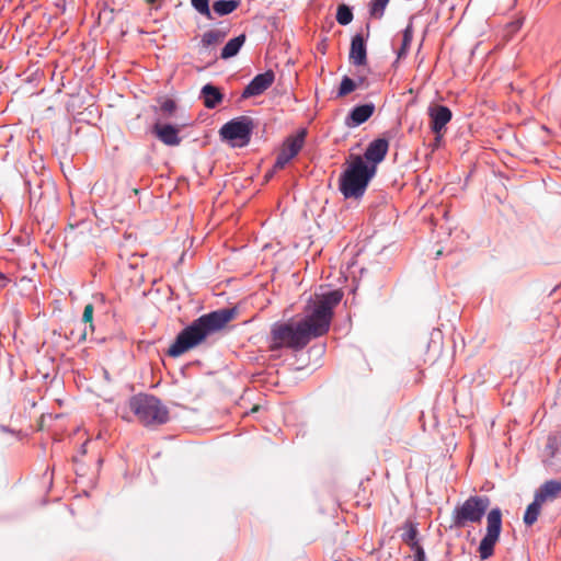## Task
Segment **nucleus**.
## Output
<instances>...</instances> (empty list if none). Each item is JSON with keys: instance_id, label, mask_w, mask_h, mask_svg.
Segmentation results:
<instances>
[{"instance_id": "obj_1", "label": "nucleus", "mask_w": 561, "mask_h": 561, "mask_svg": "<svg viewBox=\"0 0 561 561\" xmlns=\"http://www.w3.org/2000/svg\"><path fill=\"white\" fill-rule=\"evenodd\" d=\"M343 294L340 290H330L317 298L306 308V316L294 323H276L271 331V351L283 347L300 351L312 339L324 335L331 325L333 309L341 302Z\"/></svg>"}, {"instance_id": "obj_2", "label": "nucleus", "mask_w": 561, "mask_h": 561, "mask_svg": "<svg viewBox=\"0 0 561 561\" xmlns=\"http://www.w3.org/2000/svg\"><path fill=\"white\" fill-rule=\"evenodd\" d=\"M237 314L238 310L233 307L201 316L176 335L167 354L171 357L181 356L202 343L208 335L224 329Z\"/></svg>"}, {"instance_id": "obj_3", "label": "nucleus", "mask_w": 561, "mask_h": 561, "mask_svg": "<svg viewBox=\"0 0 561 561\" xmlns=\"http://www.w3.org/2000/svg\"><path fill=\"white\" fill-rule=\"evenodd\" d=\"M127 408L145 426L164 424L169 419V411L162 402L152 394L138 393L129 398L127 407L118 405L116 413L122 419L130 421L126 415Z\"/></svg>"}, {"instance_id": "obj_4", "label": "nucleus", "mask_w": 561, "mask_h": 561, "mask_svg": "<svg viewBox=\"0 0 561 561\" xmlns=\"http://www.w3.org/2000/svg\"><path fill=\"white\" fill-rule=\"evenodd\" d=\"M376 167H368L360 157H356L341 178V191L346 198L362 196L374 176Z\"/></svg>"}, {"instance_id": "obj_5", "label": "nucleus", "mask_w": 561, "mask_h": 561, "mask_svg": "<svg viewBox=\"0 0 561 561\" xmlns=\"http://www.w3.org/2000/svg\"><path fill=\"white\" fill-rule=\"evenodd\" d=\"M490 506V499L485 495H471L461 504H458L453 513V526L465 528L472 524L481 523Z\"/></svg>"}, {"instance_id": "obj_6", "label": "nucleus", "mask_w": 561, "mask_h": 561, "mask_svg": "<svg viewBox=\"0 0 561 561\" xmlns=\"http://www.w3.org/2000/svg\"><path fill=\"white\" fill-rule=\"evenodd\" d=\"M502 530V512L499 507L492 508L486 515V534L481 539L478 551L482 560L494 553V546L500 539Z\"/></svg>"}, {"instance_id": "obj_7", "label": "nucleus", "mask_w": 561, "mask_h": 561, "mask_svg": "<svg viewBox=\"0 0 561 561\" xmlns=\"http://www.w3.org/2000/svg\"><path fill=\"white\" fill-rule=\"evenodd\" d=\"M253 129V122L248 116H240L226 123L221 129L220 135L228 140H241L242 145L250 141Z\"/></svg>"}, {"instance_id": "obj_8", "label": "nucleus", "mask_w": 561, "mask_h": 561, "mask_svg": "<svg viewBox=\"0 0 561 561\" xmlns=\"http://www.w3.org/2000/svg\"><path fill=\"white\" fill-rule=\"evenodd\" d=\"M306 136L307 130L300 129L297 134L286 138L276 158L274 164L275 169L285 168V165L299 153V151L304 147Z\"/></svg>"}, {"instance_id": "obj_9", "label": "nucleus", "mask_w": 561, "mask_h": 561, "mask_svg": "<svg viewBox=\"0 0 561 561\" xmlns=\"http://www.w3.org/2000/svg\"><path fill=\"white\" fill-rule=\"evenodd\" d=\"M274 80L275 73L272 70L259 73L244 88L241 96L248 99L261 95L273 84Z\"/></svg>"}, {"instance_id": "obj_10", "label": "nucleus", "mask_w": 561, "mask_h": 561, "mask_svg": "<svg viewBox=\"0 0 561 561\" xmlns=\"http://www.w3.org/2000/svg\"><path fill=\"white\" fill-rule=\"evenodd\" d=\"M431 118V128L435 134H439L451 119V111L444 105H432L428 107Z\"/></svg>"}, {"instance_id": "obj_11", "label": "nucleus", "mask_w": 561, "mask_h": 561, "mask_svg": "<svg viewBox=\"0 0 561 561\" xmlns=\"http://www.w3.org/2000/svg\"><path fill=\"white\" fill-rule=\"evenodd\" d=\"M350 61L355 66H364L367 62V50L362 34H356L351 42Z\"/></svg>"}, {"instance_id": "obj_12", "label": "nucleus", "mask_w": 561, "mask_h": 561, "mask_svg": "<svg viewBox=\"0 0 561 561\" xmlns=\"http://www.w3.org/2000/svg\"><path fill=\"white\" fill-rule=\"evenodd\" d=\"M388 148V140L378 138L368 145L365 151V158L374 164L380 163L385 159Z\"/></svg>"}, {"instance_id": "obj_13", "label": "nucleus", "mask_w": 561, "mask_h": 561, "mask_svg": "<svg viewBox=\"0 0 561 561\" xmlns=\"http://www.w3.org/2000/svg\"><path fill=\"white\" fill-rule=\"evenodd\" d=\"M156 136L167 146H178L181 142L179 130L169 124H156L153 127Z\"/></svg>"}, {"instance_id": "obj_14", "label": "nucleus", "mask_w": 561, "mask_h": 561, "mask_svg": "<svg viewBox=\"0 0 561 561\" xmlns=\"http://www.w3.org/2000/svg\"><path fill=\"white\" fill-rule=\"evenodd\" d=\"M375 112V105L374 104H363L359 106L354 107L348 117H347V125L348 126H359L366 121H368L371 115Z\"/></svg>"}, {"instance_id": "obj_15", "label": "nucleus", "mask_w": 561, "mask_h": 561, "mask_svg": "<svg viewBox=\"0 0 561 561\" xmlns=\"http://www.w3.org/2000/svg\"><path fill=\"white\" fill-rule=\"evenodd\" d=\"M559 494H561V480H548L535 493L538 501L543 503L548 500H554Z\"/></svg>"}, {"instance_id": "obj_16", "label": "nucleus", "mask_w": 561, "mask_h": 561, "mask_svg": "<svg viewBox=\"0 0 561 561\" xmlns=\"http://www.w3.org/2000/svg\"><path fill=\"white\" fill-rule=\"evenodd\" d=\"M202 98L207 108H215L222 101V93L213 84H206L202 89Z\"/></svg>"}, {"instance_id": "obj_17", "label": "nucleus", "mask_w": 561, "mask_h": 561, "mask_svg": "<svg viewBox=\"0 0 561 561\" xmlns=\"http://www.w3.org/2000/svg\"><path fill=\"white\" fill-rule=\"evenodd\" d=\"M245 42V35L241 34L232 39H230L222 48L220 57L222 59H228L236 56Z\"/></svg>"}, {"instance_id": "obj_18", "label": "nucleus", "mask_w": 561, "mask_h": 561, "mask_svg": "<svg viewBox=\"0 0 561 561\" xmlns=\"http://www.w3.org/2000/svg\"><path fill=\"white\" fill-rule=\"evenodd\" d=\"M239 4V0H217L213 3V11L218 16H224L233 12Z\"/></svg>"}, {"instance_id": "obj_19", "label": "nucleus", "mask_w": 561, "mask_h": 561, "mask_svg": "<svg viewBox=\"0 0 561 561\" xmlns=\"http://www.w3.org/2000/svg\"><path fill=\"white\" fill-rule=\"evenodd\" d=\"M360 87H365L364 78H358V80L355 81L345 76V77H343V79L341 81V84H340V88L337 91V98H343V96L350 94L351 92H353L356 88H360Z\"/></svg>"}, {"instance_id": "obj_20", "label": "nucleus", "mask_w": 561, "mask_h": 561, "mask_svg": "<svg viewBox=\"0 0 561 561\" xmlns=\"http://www.w3.org/2000/svg\"><path fill=\"white\" fill-rule=\"evenodd\" d=\"M542 503L543 502L538 501V497L535 495L534 501L527 506L524 514L525 525L531 526L537 522Z\"/></svg>"}, {"instance_id": "obj_21", "label": "nucleus", "mask_w": 561, "mask_h": 561, "mask_svg": "<svg viewBox=\"0 0 561 561\" xmlns=\"http://www.w3.org/2000/svg\"><path fill=\"white\" fill-rule=\"evenodd\" d=\"M453 222L451 213H440L439 218L431 217V224L448 236L451 234Z\"/></svg>"}, {"instance_id": "obj_22", "label": "nucleus", "mask_w": 561, "mask_h": 561, "mask_svg": "<svg viewBox=\"0 0 561 561\" xmlns=\"http://www.w3.org/2000/svg\"><path fill=\"white\" fill-rule=\"evenodd\" d=\"M227 36V32L222 30H210L204 33L202 45L209 47L221 43Z\"/></svg>"}, {"instance_id": "obj_23", "label": "nucleus", "mask_w": 561, "mask_h": 561, "mask_svg": "<svg viewBox=\"0 0 561 561\" xmlns=\"http://www.w3.org/2000/svg\"><path fill=\"white\" fill-rule=\"evenodd\" d=\"M417 535L419 530L416 525L412 522H407L404 525V533L401 535L402 541L409 547L419 545Z\"/></svg>"}, {"instance_id": "obj_24", "label": "nucleus", "mask_w": 561, "mask_h": 561, "mask_svg": "<svg viewBox=\"0 0 561 561\" xmlns=\"http://www.w3.org/2000/svg\"><path fill=\"white\" fill-rule=\"evenodd\" d=\"M353 20V12L346 4H340L336 11V21L341 25H347Z\"/></svg>"}, {"instance_id": "obj_25", "label": "nucleus", "mask_w": 561, "mask_h": 561, "mask_svg": "<svg viewBox=\"0 0 561 561\" xmlns=\"http://www.w3.org/2000/svg\"><path fill=\"white\" fill-rule=\"evenodd\" d=\"M192 7L205 18L213 20L209 0H191Z\"/></svg>"}, {"instance_id": "obj_26", "label": "nucleus", "mask_w": 561, "mask_h": 561, "mask_svg": "<svg viewBox=\"0 0 561 561\" xmlns=\"http://www.w3.org/2000/svg\"><path fill=\"white\" fill-rule=\"evenodd\" d=\"M389 0H371L370 3V14L374 18L380 19L383 15L385 9Z\"/></svg>"}, {"instance_id": "obj_27", "label": "nucleus", "mask_w": 561, "mask_h": 561, "mask_svg": "<svg viewBox=\"0 0 561 561\" xmlns=\"http://www.w3.org/2000/svg\"><path fill=\"white\" fill-rule=\"evenodd\" d=\"M411 42H412V33H411L410 28L408 27L403 33L402 45L398 51L399 58L407 55L409 47L411 45Z\"/></svg>"}, {"instance_id": "obj_28", "label": "nucleus", "mask_w": 561, "mask_h": 561, "mask_svg": "<svg viewBox=\"0 0 561 561\" xmlns=\"http://www.w3.org/2000/svg\"><path fill=\"white\" fill-rule=\"evenodd\" d=\"M92 320H93V305L88 304L83 310L82 322L84 324L89 323L90 329L93 331L94 328H93Z\"/></svg>"}, {"instance_id": "obj_29", "label": "nucleus", "mask_w": 561, "mask_h": 561, "mask_svg": "<svg viewBox=\"0 0 561 561\" xmlns=\"http://www.w3.org/2000/svg\"><path fill=\"white\" fill-rule=\"evenodd\" d=\"M175 102L171 99H167L161 103V111L167 115H171L175 111Z\"/></svg>"}, {"instance_id": "obj_30", "label": "nucleus", "mask_w": 561, "mask_h": 561, "mask_svg": "<svg viewBox=\"0 0 561 561\" xmlns=\"http://www.w3.org/2000/svg\"><path fill=\"white\" fill-rule=\"evenodd\" d=\"M410 548L414 551V561H425V552L420 543Z\"/></svg>"}, {"instance_id": "obj_31", "label": "nucleus", "mask_w": 561, "mask_h": 561, "mask_svg": "<svg viewBox=\"0 0 561 561\" xmlns=\"http://www.w3.org/2000/svg\"><path fill=\"white\" fill-rule=\"evenodd\" d=\"M85 339H87V331H85V328H84V329L81 330V332L78 335V342L85 341Z\"/></svg>"}, {"instance_id": "obj_32", "label": "nucleus", "mask_w": 561, "mask_h": 561, "mask_svg": "<svg viewBox=\"0 0 561 561\" xmlns=\"http://www.w3.org/2000/svg\"><path fill=\"white\" fill-rule=\"evenodd\" d=\"M556 442V438L549 437L548 439V447L553 448V443Z\"/></svg>"}, {"instance_id": "obj_33", "label": "nucleus", "mask_w": 561, "mask_h": 561, "mask_svg": "<svg viewBox=\"0 0 561 561\" xmlns=\"http://www.w3.org/2000/svg\"><path fill=\"white\" fill-rule=\"evenodd\" d=\"M442 254H443V251H442V250H438V251L436 252V259H438L439 256H442Z\"/></svg>"}, {"instance_id": "obj_34", "label": "nucleus", "mask_w": 561, "mask_h": 561, "mask_svg": "<svg viewBox=\"0 0 561 561\" xmlns=\"http://www.w3.org/2000/svg\"><path fill=\"white\" fill-rule=\"evenodd\" d=\"M0 278L3 279V280H7L5 276L3 274L0 273Z\"/></svg>"}, {"instance_id": "obj_35", "label": "nucleus", "mask_w": 561, "mask_h": 561, "mask_svg": "<svg viewBox=\"0 0 561 561\" xmlns=\"http://www.w3.org/2000/svg\"><path fill=\"white\" fill-rule=\"evenodd\" d=\"M84 446H85V444L82 445V454H85Z\"/></svg>"}]
</instances>
